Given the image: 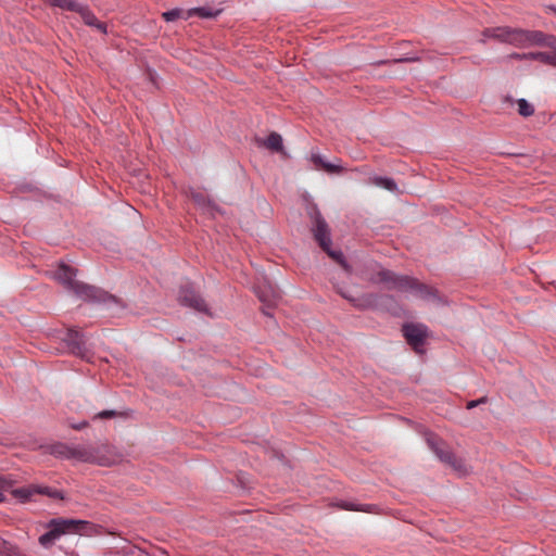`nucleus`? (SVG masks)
<instances>
[{
	"mask_svg": "<svg viewBox=\"0 0 556 556\" xmlns=\"http://www.w3.org/2000/svg\"><path fill=\"white\" fill-rule=\"evenodd\" d=\"M49 453L59 458L75 459L84 463L97 464L99 466H111L118 460L113 447L106 444L97 446L76 445L70 446L64 443L50 445Z\"/></svg>",
	"mask_w": 556,
	"mask_h": 556,
	"instance_id": "obj_1",
	"label": "nucleus"
},
{
	"mask_svg": "<svg viewBox=\"0 0 556 556\" xmlns=\"http://www.w3.org/2000/svg\"><path fill=\"white\" fill-rule=\"evenodd\" d=\"M77 270L66 264H60L54 273V278L59 280L67 290L74 292L77 296L85 300H92L96 302L113 301L114 298L106 292L86 285L75 279Z\"/></svg>",
	"mask_w": 556,
	"mask_h": 556,
	"instance_id": "obj_2",
	"label": "nucleus"
},
{
	"mask_svg": "<svg viewBox=\"0 0 556 556\" xmlns=\"http://www.w3.org/2000/svg\"><path fill=\"white\" fill-rule=\"evenodd\" d=\"M377 281L386 283L390 290L410 292L420 299H429L434 295L430 287L408 276H399L391 270L382 269L377 274Z\"/></svg>",
	"mask_w": 556,
	"mask_h": 556,
	"instance_id": "obj_3",
	"label": "nucleus"
},
{
	"mask_svg": "<svg viewBox=\"0 0 556 556\" xmlns=\"http://www.w3.org/2000/svg\"><path fill=\"white\" fill-rule=\"evenodd\" d=\"M313 232L315 240L319 243L320 248L336 262H338L345 271L351 273L350 266L344 262L343 255L339 251L330 249L331 239L327 223L317 214L314 222Z\"/></svg>",
	"mask_w": 556,
	"mask_h": 556,
	"instance_id": "obj_4",
	"label": "nucleus"
},
{
	"mask_svg": "<svg viewBox=\"0 0 556 556\" xmlns=\"http://www.w3.org/2000/svg\"><path fill=\"white\" fill-rule=\"evenodd\" d=\"M427 443L442 462L451 464L456 470L464 471L462 462L456 459L450 453V451L445 448L444 443L441 442L435 435L429 434L427 437Z\"/></svg>",
	"mask_w": 556,
	"mask_h": 556,
	"instance_id": "obj_5",
	"label": "nucleus"
},
{
	"mask_svg": "<svg viewBox=\"0 0 556 556\" xmlns=\"http://www.w3.org/2000/svg\"><path fill=\"white\" fill-rule=\"evenodd\" d=\"M88 526L87 521L76 519L55 518L50 520L48 527H54L59 536L67 533H79Z\"/></svg>",
	"mask_w": 556,
	"mask_h": 556,
	"instance_id": "obj_6",
	"label": "nucleus"
},
{
	"mask_svg": "<svg viewBox=\"0 0 556 556\" xmlns=\"http://www.w3.org/2000/svg\"><path fill=\"white\" fill-rule=\"evenodd\" d=\"M179 301L181 304L192 307L198 312L207 311L204 300L195 292L191 285L181 287L179 292Z\"/></svg>",
	"mask_w": 556,
	"mask_h": 556,
	"instance_id": "obj_7",
	"label": "nucleus"
},
{
	"mask_svg": "<svg viewBox=\"0 0 556 556\" xmlns=\"http://www.w3.org/2000/svg\"><path fill=\"white\" fill-rule=\"evenodd\" d=\"M403 333L407 342L417 350L425 342L427 327L420 324H407L403 326Z\"/></svg>",
	"mask_w": 556,
	"mask_h": 556,
	"instance_id": "obj_8",
	"label": "nucleus"
},
{
	"mask_svg": "<svg viewBox=\"0 0 556 556\" xmlns=\"http://www.w3.org/2000/svg\"><path fill=\"white\" fill-rule=\"evenodd\" d=\"M556 47V36L541 30H527V47Z\"/></svg>",
	"mask_w": 556,
	"mask_h": 556,
	"instance_id": "obj_9",
	"label": "nucleus"
},
{
	"mask_svg": "<svg viewBox=\"0 0 556 556\" xmlns=\"http://www.w3.org/2000/svg\"><path fill=\"white\" fill-rule=\"evenodd\" d=\"M16 495L23 498H29L34 493L43 494L52 498L64 500V495L60 490L51 489L49 486H29L14 491Z\"/></svg>",
	"mask_w": 556,
	"mask_h": 556,
	"instance_id": "obj_10",
	"label": "nucleus"
},
{
	"mask_svg": "<svg viewBox=\"0 0 556 556\" xmlns=\"http://www.w3.org/2000/svg\"><path fill=\"white\" fill-rule=\"evenodd\" d=\"M64 341L67 343L71 352L75 355L83 356L84 352V341L83 336L76 330H68L64 338Z\"/></svg>",
	"mask_w": 556,
	"mask_h": 556,
	"instance_id": "obj_11",
	"label": "nucleus"
},
{
	"mask_svg": "<svg viewBox=\"0 0 556 556\" xmlns=\"http://www.w3.org/2000/svg\"><path fill=\"white\" fill-rule=\"evenodd\" d=\"M311 161L314 164L316 169H321L329 174H340V173L344 172L343 166H341L340 164L327 162L319 154H312Z\"/></svg>",
	"mask_w": 556,
	"mask_h": 556,
	"instance_id": "obj_12",
	"label": "nucleus"
},
{
	"mask_svg": "<svg viewBox=\"0 0 556 556\" xmlns=\"http://www.w3.org/2000/svg\"><path fill=\"white\" fill-rule=\"evenodd\" d=\"M255 292H256L260 301H262L263 303H266L268 305V307L274 305L279 298V293L271 287L268 288V291L261 290V288L258 287L255 290Z\"/></svg>",
	"mask_w": 556,
	"mask_h": 556,
	"instance_id": "obj_13",
	"label": "nucleus"
},
{
	"mask_svg": "<svg viewBox=\"0 0 556 556\" xmlns=\"http://www.w3.org/2000/svg\"><path fill=\"white\" fill-rule=\"evenodd\" d=\"M509 43L516 47H527V30L521 28H511Z\"/></svg>",
	"mask_w": 556,
	"mask_h": 556,
	"instance_id": "obj_14",
	"label": "nucleus"
},
{
	"mask_svg": "<svg viewBox=\"0 0 556 556\" xmlns=\"http://www.w3.org/2000/svg\"><path fill=\"white\" fill-rule=\"evenodd\" d=\"M50 4L73 12L83 11V4L75 0H47Z\"/></svg>",
	"mask_w": 556,
	"mask_h": 556,
	"instance_id": "obj_15",
	"label": "nucleus"
},
{
	"mask_svg": "<svg viewBox=\"0 0 556 556\" xmlns=\"http://www.w3.org/2000/svg\"><path fill=\"white\" fill-rule=\"evenodd\" d=\"M78 13H80L81 17L84 18L87 25L94 26L102 33L106 31V26L103 23L99 22L97 17L92 13H90L84 5L83 11H78Z\"/></svg>",
	"mask_w": 556,
	"mask_h": 556,
	"instance_id": "obj_16",
	"label": "nucleus"
},
{
	"mask_svg": "<svg viewBox=\"0 0 556 556\" xmlns=\"http://www.w3.org/2000/svg\"><path fill=\"white\" fill-rule=\"evenodd\" d=\"M264 146L275 152H282V138L277 132H271L264 141Z\"/></svg>",
	"mask_w": 556,
	"mask_h": 556,
	"instance_id": "obj_17",
	"label": "nucleus"
},
{
	"mask_svg": "<svg viewBox=\"0 0 556 556\" xmlns=\"http://www.w3.org/2000/svg\"><path fill=\"white\" fill-rule=\"evenodd\" d=\"M486 33L489 34V36H491L495 39H498L501 41L509 43L511 28L510 27H496V28L488 29Z\"/></svg>",
	"mask_w": 556,
	"mask_h": 556,
	"instance_id": "obj_18",
	"label": "nucleus"
},
{
	"mask_svg": "<svg viewBox=\"0 0 556 556\" xmlns=\"http://www.w3.org/2000/svg\"><path fill=\"white\" fill-rule=\"evenodd\" d=\"M370 182L377 187L387 189L391 192H395L397 190V186H396L395 181L391 178L374 177L370 179Z\"/></svg>",
	"mask_w": 556,
	"mask_h": 556,
	"instance_id": "obj_19",
	"label": "nucleus"
},
{
	"mask_svg": "<svg viewBox=\"0 0 556 556\" xmlns=\"http://www.w3.org/2000/svg\"><path fill=\"white\" fill-rule=\"evenodd\" d=\"M49 529L50 530L47 533L42 534L39 538V543L43 547L52 546L53 543L55 542V540H58L60 538L54 527H49Z\"/></svg>",
	"mask_w": 556,
	"mask_h": 556,
	"instance_id": "obj_20",
	"label": "nucleus"
},
{
	"mask_svg": "<svg viewBox=\"0 0 556 556\" xmlns=\"http://www.w3.org/2000/svg\"><path fill=\"white\" fill-rule=\"evenodd\" d=\"M517 105H518V113L521 116L529 117V116L533 115L534 108L526 99H519L517 101Z\"/></svg>",
	"mask_w": 556,
	"mask_h": 556,
	"instance_id": "obj_21",
	"label": "nucleus"
},
{
	"mask_svg": "<svg viewBox=\"0 0 556 556\" xmlns=\"http://www.w3.org/2000/svg\"><path fill=\"white\" fill-rule=\"evenodd\" d=\"M338 506L345 510H355V511H370V507H371L370 505L357 506V505H355L353 503H349V502H342Z\"/></svg>",
	"mask_w": 556,
	"mask_h": 556,
	"instance_id": "obj_22",
	"label": "nucleus"
},
{
	"mask_svg": "<svg viewBox=\"0 0 556 556\" xmlns=\"http://www.w3.org/2000/svg\"><path fill=\"white\" fill-rule=\"evenodd\" d=\"M198 15L200 17H213L215 14L205 8H194L188 12V16Z\"/></svg>",
	"mask_w": 556,
	"mask_h": 556,
	"instance_id": "obj_23",
	"label": "nucleus"
},
{
	"mask_svg": "<svg viewBox=\"0 0 556 556\" xmlns=\"http://www.w3.org/2000/svg\"><path fill=\"white\" fill-rule=\"evenodd\" d=\"M12 486V481L4 478V477H0V503L4 501L5 496H4V492L9 491Z\"/></svg>",
	"mask_w": 556,
	"mask_h": 556,
	"instance_id": "obj_24",
	"label": "nucleus"
},
{
	"mask_svg": "<svg viewBox=\"0 0 556 556\" xmlns=\"http://www.w3.org/2000/svg\"><path fill=\"white\" fill-rule=\"evenodd\" d=\"M551 51H539L536 54V61L543 64L549 65Z\"/></svg>",
	"mask_w": 556,
	"mask_h": 556,
	"instance_id": "obj_25",
	"label": "nucleus"
},
{
	"mask_svg": "<svg viewBox=\"0 0 556 556\" xmlns=\"http://www.w3.org/2000/svg\"><path fill=\"white\" fill-rule=\"evenodd\" d=\"M179 15H180L179 10H172V11H167V12L163 13V17L168 22L175 21L176 18L179 17Z\"/></svg>",
	"mask_w": 556,
	"mask_h": 556,
	"instance_id": "obj_26",
	"label": "nucleus"
},
{
	"mask_svg": "<svg viewBox=\"0 0 556 556\" xmlns=\"http://www.w3.org/2000/svg\"><path fill=\"white\" fill-rule=\"evenodd\" d=\"M536 54L538 52H529L523 54L516 53L513 56L519 60H536Z\"/></svg>",
	"mask_w": 556,
	"mask_h": 556,
	"instance_id": "obj_27",
	"label": "nucleus"
},
{
	"mask_svg": "<svg viewBox=\"0 0 556 556\" xmlns=\"http://www.w3.org/2000/svg\"><path fill=\"white\" fill-rule=\"evenodd\" d=\"M116 415H117V413L115 410H102L101 413H99L97 415V417L101 418V419H106V418L115 417Z\"/></svg>",
	"mask_w": 556,
	"mask_h": 556,
	"instance_id": "obj_28",
	"label": "nucleus"
},
{
	"mask_svg": "<svg viewBox=\"0 0 556 556\" xmlns=\"http://www.w3.org/2000/svg\"><path fill=\"white\" fill-rule=\"evenodd\" d=\"M485 402H486V397H481L479 400L470 401L467 403V408L471 409V408L480 405L481 403H485Z\"/></svg>",
	"mask_w": 556,
	"mask_h": 556,
	"instance_id": "obj_29",
	"label": "nucleus"
},
{
	"mask_svg": "<svg viewBox=\"0 0 556 556\" xmlns=\"http://www.w3.org/2000/svg\"><path fill=\"white\" fill-rule=\"evenodd\" d=\"M343 298H345L346 300H349L350 302H352L355 306H361V304L356 303V300L351 298L348 293L339 290L338 291Z\"/></svg>",
	"mask_w": 556,
	"mask_h": 556,
	"instance_id": "obj_30",
	"label": "nucleus"
},
{
	"mask_svg": "<svg viewBox=\"0 0 556 556\" xmlns=\"http://www.w3.org/2000/svg\"><path fill=\"white\" fill-rule=\"evenodd\" d=\"M192 199L199 204L204 203V197L201 193H192Z\"/></svg>",
	"mask_w": 556,
	"mask_h": 556,
	"instance_id": "obj_31",
	"label": "nucleus"
}]
</instances>
